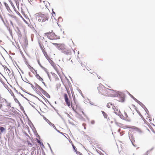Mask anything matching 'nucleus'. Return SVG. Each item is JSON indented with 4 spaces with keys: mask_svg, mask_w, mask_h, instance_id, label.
<instances>
[{
    "mask_svg": "<svg viewBox=\"0 0 155 155\" xmlns=\"http://www.w3.org/2000/svg\"><path fill=\"white\" fill-rule=\"evenodd\" d=\"M115 91L113 90L105 87L104 92L105 94H103V95L105 96L114 97V94Z\"/></svg>",
    "mask_w": 155,
    "mask_h": 155,
    "instance_id": "f257e3e1",
    "label": "nucleus"
},
{
    "mask_svg": "<svg viewBox=\"0 0 155 155\" xmlns=\"http://www.w3.org/2000/svg\"><path fill=\"white\" fill-rule=\"evenodd\" d=\"M71 107L73 110L78 114L81 115L82 114H84V113L82 110L81 108L78 106L77 105H71Z\"/></svg>",
    "mask_w": 155,
    "mask_h": 155,
    "instance_id": "f03ea898",
    "label": "nucleus"
},
{
    "mask_svg": "<svg viewBox=\"0 0 155 155\" xmlns=\"http://www.w3.org/2000/svg\"><path fill=\"white\" fill-rule=\"evenodd\" d=\"M45 36L51 40L57 39L59 38V36L55 35L54 33L53 32H48L45 34Z\"/></svg>",
    "mask_w": 155,
    "mask_h": 155,
    "instance_id": "7ed1b4c3",
    "label": "nucleus"
},
{
    "mask_svg": "<svg viewBox=\"0 0 155 155\" xmlns=\"http://www.w3.org/2000/svg\"><path fill=\"white\" fill-rule=\"evenodd\" d=\"M38 43L40 48L46 58L48 61L50 60V58L49 56L47 54L43 44L40 41H39Z\"/></svg>",
    "mask_w": 155,
    "mask_h": 155,
    "instance_id": "20e7f679",
    "label": "nucleus"
},
{
    "mask_svg": "<svg viewBox=\"0 0 155 155\" xmlns=\"http://www.w3.org/2000/svg\"><path fill=\"white\" fill-rule=\"evenodd\" d=\"M48 16L44 15H41L39 17L38 21L39 22H43L46 20H48Z\"/></svg>",
    "mask_w": 155,
    "mask_h": 155,
    "instance_id": "39448f33",
    "label": "nucleus"
},
{
    "mask_svg": "<svg viewBox=\"0 0 155 155\" xmlns=\"http://www.w3.org/2000/svg\"><path fill=\"white\" fill-rule=\"evenodd\" d=\"M52 44L56 46L59 49L62 50H66V46L65 45L62 44H57L56 43H53Z\"/></svg>",
    "mask_w": 155,
    "mask_h": 155,
    "instance_id": "423d86ee",
    "label": "nucleus"
},
{
    "mask_svg": "<svg viewBox=\"0 0 155 155\" xmlns=\"http://www.w3.org/2000/svg\"><path fill=\"white\" fill-rule=\"evenodd\" d=\"M10 21L12 25L13 26L14 25L16 26L19 24L18 20L16 17H14L12 18L10 20Z\"/></svg>",
    "mask_w": 155,
    "mask_h": 155,
    "instance_id": "0eeeda50",
    "label": "nucleus"
},
{
    "mask_svg": "<svg viewBox=\"0 0 155 155\" xmlns=\"http://www.w3.org/2000/svg\"><path fill=\"white\" fill-rule=\"evenodd\" d=\"M105 87L101 84H99V86L97 87V89L98 91L101 94H105V93H104Z\"/></svg>",
    "mask_w": 155,
    "mask_h": 155,
    "instance_id": "6e6552de",
    "label": "nucleus"
},
{
    "mask_svg": "<svg viewBox=\"0 0 155 155\" xmlns=\"http://www.w3.org/2000/svg\"><path fill=\"white\" fill-rule=\"evenodd\" d=\"M64 97L66 104L68 107H70L71 105H72L71 104V102L69 100L67 94H64Z\"/></svg>",
    "mask_w": 155,
    "mask_h": 155,
    "instance_id": "1a4fd4ad",
    "label": "nucleus"
},
{
    "mask_svg": "<svg viewBox=\"0 0 155 155\" xmlns=\"http://www.w3.org/2000/svg\"><path fill=\"white\" fill-rule=\"evenodd\" d=\"M113 109L115 113L117 114H120V113L119 109L118 108V106L117 105H114L113 107Z\"/></svg>",
    "mask_w": 155,
    "mask_h": 155,
    "instance_id": "9d476101",
    "label": "nucleus"
},
{
    "mask_svg": "<svg viewBox=\"0 0 155 155\" xmlns=\"http://www.w3.org/2000/svg\"><path fill=\"white\" fill-rule=\"evenodd\" d=\"M35 71V77L38 79L39 81L42 82V83L45 84V83L43 82V80L42 78L38 74H37V72L36 71Z\"/></svg>",
    "mask_w": 155,
    "mask_h": 155,
    "instance_id": "9b49d317",
    "label": "nucleus"
},
{
    "mask_svg": "<svg viewBox=\"0 0 155 155\" xmlns=\"http://www.w3.org/2000/svg\"><path fill=\"white\" fill-rule=\"evenodd\" d=\"M124 119L125 120L129 122L131 120V119L128 117L127 114L126 113H125Z\"/></svg>",
    "mask_w": 155,
    "mask_h": 155,
    "instance_id": "f8f14e48",
    "label": "nucleus"
},
{
    "mask_svg": "<svg viewBox=\"0 0 155 155\" xmlns=\"http://www.w3.org/2000/svg\"><path fill=\"white\" fill-rule=\"evenodd\" d=\"M12 94H13V97H14V100H15V102L18 103V105H19V106H21V104L20 103V102H19L18 100L17 99V98H16V97H15V96L14 95V94L13 93Z\"/></svg>",
    "mask_w": 155,
    "mask_h": 155,
    "instance_id": "ddd939ff",
    "label": "nucleus"
},
{
    "mask_svg": "<svg viewBox=\"0 0 155 155\" xmlns=\"http://www.w3.org/2000/svg\"><path fill=\"white\" fill-rule=\"evenodd\" d=\"M52 66L54 68V69L56 71L57 73H58L59 71L58 70V67L57 66H56V65L54 63H53V64H52Z\"/></svg>",
    "mask_w": 155,
    "mask_h": 155,
    "instance_id": "4468645a",
    "label": "nucleus"
},
{
    "mask_svg": "<svg viewBox=\"0 0 155 155\" xmlns=\"http://www.w3.org/2000/svg\"><path fill=\"white\" fill-rule=\"evenodd\" d=\"M114 104L111 102H109L107 104V107L108 108H110L111 107H113Z\"/></svg>",
    "mask_w": 155,
    "mask_h": 155,
    "instance_id": "2eb2a0df",
    "label": "nucleus"
},
{
    "mask_svg": "<svg viewBox=\"0 0 155 155\" xmlns=\"http://www.w3.org/2000/svg\"><path fill=\"white\" fill-rule=\"evenodd\" d=\"M52 14V18H54L56 19L57 17H56V14L55 12L54 11V10H52V12L51 13Z\"/></svg>",
    "mask_w": 155,
    "mask_h": 155,
    "instance_id": "dca6fc26",
    "label": "nucleus"
},
{
    "mask_svg": "<svg viewBox=\"0 0 155 155\" xmlns=\"http://www.w3.org/2000/svg\"><path fill=\"white\" fill-rule=\"evenodd\" d=\"M101 112L103 114V115L104 117L105 118H107L108 117V115L107 114L103 111H102Z\"/></svg>",
    "mask_w": 155,
    "mask_h": 155,
    "instance_id": "f3484780",
    "label": "nucleus"
},
{
    "mask_svg": "<svg viewBox=\"0 0 155 155\" xmlns=\"http://www.w3.org/2000/svg\"><path fill=\"white\" fill-rule=\"evenodd\" d=\"M64 52H65V53L66 54L68 55H71V52L69 51H67V52H66L65 51H64Z\"/></svg>",
    "mask_w": 155,
    "mask_h": 155,
    "instance_id": "a211bd4d",
    "label": "nucleus"
},
{
    "mask_svg": "<svg viewBox=\"0 0 155 155\" xmlns=\"http://www.w3.org/2000/svg\"><path fill=\"white\" fill-rule=\"evenodd\" d=\"M28 68L32 72H33V70H34V71H35V70H34V69L33 68V67H31V66H29L28 67Z\"/></svg>",
    "mask_w": 155,
    "mask_h": 155,
    "instance_id": "6ab92c4d",
    "label": "nucleus"
},
{
    "mask_svg": "<svg viewBox=\"0 0 155 155\" xmlns=\"http://www.w3.org/2000/svg\"><path fill=\"white\" fill-rule=\"evenodd\" d=\"M5 6L7 10H10V6L7 4L5 3Z\"/></svg>",
    "mask_w": 155,
    "mask_h": 155,
    "instance_id": "aec40b11",
    "label": "nucleus"
},
{
    "mask_svg": "<svg viewBox=\"0 0 155 155\" xmlns=\"http://www.w3.org/2000/svg\"><path fill=\"white\" fill-rule=\"evenodd\" d=\"M5 130V129L3 127H0V130L2 132H3Z\"/></svg>",
    "mask_w": 155,
    "mask_h": 155,
    "instance_id": "412c9836",
    "label": "nucleus"
},
{
    "mask_svg": "<svg viewBox=\"0 0 155 155\" xmlns=\"http://www.w3.org/2000/svg\"><path fill=\"white\" fill-rule=\"evenodd\" d=\"M38 63L39 65V66L42 68H43L44 67L41 64L40 61H38Z\"/></svg>",
    "mask_w": 155,
    "mask_h": 155,
    "instance_id": "4be33fe9",
    "label": "nucleus"
},
{
    "mask_svg": "<svg viewBox=\"0 0 155 155\" xmlns=\"http://www.w3.org/2000/svg\"><path fill=\"white\" fill-rule=\"evenodd\" d=\"M87 77L88 78H89V77H93V74L91 73H90L88 75Z\"/></svg>",
    "mask_w": 155,
    "mask_h": 155,
    "instance_id": "5701e85b",
    "label": "nucleus"
},
{
    "mask_svg": "<svg viewBox=\"0 0 155 155\" xmlns=\"http://www.w3.org/2000/svg\"><path fill=\"white\" fill-rule=\"evenodd\" d=\"M15 12L18 15H19L21 17V14H20V13L17 10H14Z\"/></svg>",
    "mask_w": 155,
    "mask_h": 155,
    "instance_id": "b1692460",
    "label": "nucleus"
},
{
    "mask_svg": "<svg viewBox=\"0 0 155 155\" xmlns=\"http://www.w3.org/2000/svg\"><path fill=\"white\" fill-rule=\"evenodd\" d=\"M15 12L18 15H19L21 17V14H20V13L17 10H14Z\"/></svg>",
    "mask_w": 155,
    "mask_h": 155,
    "instance_id": "393cba45",
    "label": "nucleus"
},
{
    "mask_svg": "<svg viewBox=\"0 0 155 155\" xmlns=\"http://www.w3.org/2000/svg\"><path fill=\"white\" fill-rule=\"evenodd\" d=\"M21 13L24 16H26V15L25 14V12H24L23 10H21Z\"/></svg>",
    "mask_w": 155,
    "mask_h": 155,
    "instance_id": "a878e982",
    "label": "nucleus"
},
{
    "mask_svg": "<svg viewBox=\"0 0 155 155\" xmlns=\"http://www.w3.org/2000/svg\"><path fill=\"white\" fill-rule=\"evenodd\" d=\"M14 0L15 1L17 5L18 4H19V1H20V0Z\"/></svg>",
    "mask_w": 155,
    "mask_h": 155,
    "instance_id": "bb28decb",
    "label": "nucleus"
},
{
    "mask_svg": "<svg viewBox=\"0 0 155 155\" xmlns=\"http://www.w3.org/2000/svg\"><path fill=\"white\" fill-rule=\"evenodd\" d=\"M147 124L148 126V127H149V128H150L151 130L153 132H154V130L152 128H151L149 126L148 124Z\"/></svg>",
    "mask_w": 155,
    "mask_h": 155,
    "instance_id": "cd10ccee",
    "label": "nucleus"
},
{
    "mask_svg": "<svg viewBox=\"0 0 155 155\" xmlns=\"http://www.w3.org/2000/svg\"><path fill=\"white\" fill-rule=\"evenodd\" d=\"M49 124L53 126L54 127V128H56L54 125V124L51 123V122H50V123H49Z\"/></svg>",
    "mask_w": 155,
    "mask_h": 155,
    "instance_id": "c85d7f7f",
    "label": "nucleus"
},
{
    "mask_svg": "<svg viewBox=\"0 0 155 155\" xmlns=\"http://www.w3.org/2000/svg\"><path fill=\"white\" fill-rule=\"evenodd\" d=\"M124 98L123 97H122L121 98V100H119V101H124Z\"/></svg>",
    "mask_w": 155,
    "mask_h": 155,
    "instance_id": "c756f323",
    "label": "nucleus"
},
{
    "mask_svg": "<svg viewBox=\"0 0 155 155\" xmlns=\"http://www.w3.org/2000/svg\"><path fill=\"white\" fill-rule=\"evenodd\" d=\"M73 148L75 152H77V148H76L75 147H73Z\"/></svg>",
    "mask_w": 155,
    "mask_h": 155,
    "instance_id": "7c9ffc66",
    "label": "nucleus"
},
{
    "mask_svg": "<svg viewBox=\"0 0 155 155\" xmlns=\"http://www.w3.org/2000/svg\"><path fill=\"white\" fill-rule=\"evenodd\" d=\"M28 145L29 146L32 147V145L31 143H28Z\"/></svg>",
    "mask_w": 155,
    "mask_h": 155,
    "instance_id": "2f4dec72",
    "label": "nucleus"
},
{
    "mask_svg": "<svg viewBox=\"0 0 155 155\" xmlns=\"http://www.w3.org/2000/svg\"><path fill=\"white\" fill-rule=\"evenodd\" d=\"M77 154H79L80 155H81V153L79 152H78V151H77V152H75Z\"/></svg>",
    "mask_w": 155,
    "mask_h": 155,
    "instance_id": "473e14b6",
    "label": "nucleus"
},
{
    "mask_svg": "<svg viewBox=\"0 0 155 155\" xmlns=\"http://www.w3.org/2000/svg\"><path fill=\"white\" fill-rule=\"evenodd\" d=\"M10 6H12L13 9H15L14 6H13L12 4H11V5H10Z\"/></svg>",
    "mask_w": 155,
    "mask_h": 155,
    "instance_id": "72a5a7b5",
    "label": "nucleus"
},
{
    "mask_svg": "<svg viewBox=\"0 0 155 155\" xmlns=\"http://www.w3.org/2000/svg\"><path fill=\"white\" fill-rule=\"evenodd\" d=\"M94 123H95V122H94V120H92V121H91V123L92 124H94Z\"/></svg>",
    "mask_w": 155,
    "mask_h": 155,
    "instance_id": "f704fd0d",
    "label": "nucleus"
},
{
    "mask_svg": "<svg viewBox=\"0 0 155 155\" xmlns=\"http://www.w3.org/2000/svg\"><path fill=\"white\" fill-rule=\"evenodd\" d=\"M46 121L47 122H48V123L49 124V123H50V122H51L49 120H46Z\"/></svg>",
    "mask_w": 155,
    "mask_h": 155,
    "instance_id": "c9c22d12",
    "label": "nucleus"
},
{
    "mask_svg": "<svg viewBox=\"0 0 155 155\" xmlns=\"http://www.w3.org/2000/svg\"><path fill=\"white\" fill-rule=\"evenodd\" d=\"M71 144H72V146L73 147H75L72 143Z\"/></svg>",
    "mask_w": 155,
    "mask_h": 155,
    "instance_id": "e433bc0d",
    "label": "nucleus"
},
{
    "mask_svg": "<svg viewBox=\"0 0 155 155\" xmlns=\"http://www.w3.org/2000/svg\"><path fill=\"white\" fill-rule=\"evenodd\" d=\"M8 106H10V103H8Z\"/></svg>",
    "mask_w": 155,
    "mask_h": 155,
    "instance_id": "4c0bfd02",
    "label": "nucleus"
},
{
    "mask_svg": "<svg viewBox=\"0 0 155 155\" xmlns=\"http://www.w3.org/2000/svg\"><path fill=\"white\" fill-rule=\"evenodd\" d=\"M147 127V130H149V131H150V130L149 129H148V127Z\"/></svg>",
    "mask_w": 155,
    "mask_h": 155,
    "instance_id": "58836bf2",
    "label": "nucleus"
},
{
    "mask_svg": "<svg viewBox=\"0 0 155 155\" xmlns=\"http://www.w3.org/2000/svg\"><path fill=\"white\" fill-rule=\"evenodd\" d=\"M38 142L39 143L41 144V142L39 140H38Z\"/></svg>",
    "mask_w": 155,
    "mask_h": 155,
    "instance_id": "ea45409f",
    "label": "nucleus"
},
{
    "mask_svg": "<svg viewBox=\"0 0 155 155\" xmlns=\"http://www.w3.org/2000/svg\"><path fill=\"white\" fill-rule=\"evenodd\" d=\"M29 75H30V77H32V76H31V75L30 74V73H29Z\"/></svg>",
    "mask_w": 155,
    "mask_h": 155,
    "instance_id": "a19ab883",
    "label": "nucleus"
},
{
    "mask_svg": "<svg viewBox=\"0 0 155 155\" xmlns=\"http://www.w3.org/2000/svg\"><path fill=\"white\" fill-rule=\"evenodd\" d=\"M108 87H109L110 88H111V87H110V86H108Z\"/></svg>",
    "mask_w": 155,
    "mask_h": 155,
    "instance_id": "79ce46f5",
    "label": "nucleus"
},
{
    "mask_svg": "<svg viewBox=\"0 0 155 155\" xmlns=\"http://www.w3.org/2000/svg\"><path fill=\"white\" fill-rule=\"evenodd\" d=\"M5 101L7 102L6 100H5Z\"/></svg>",
    "mask_w": 155,
    "mask_h": 155,
    "instance_id": "37998d69",
    "label": "nucleus"
}]
</instances>
